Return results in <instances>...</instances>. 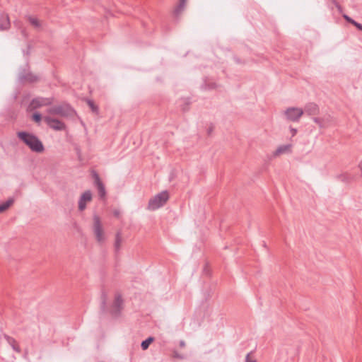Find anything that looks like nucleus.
Here are the masks:
<instances>
[{
  "label": "nucleus",
  "mask_w": 362,
  "mask_h": 362,
  "mask_svg": "<svg viewBox=\"0 0 362 362\" xmlns=\"http://www.w3.org/2000/svg\"><path fill=\"white\" fill-rule=\"evenodd\" d=\"M16 136L31 151L40 153L45 151L42 142L35 134L26 131H19L17 132Z\"/></svg>",
  "instance_id": "1"
},
{
  "label": "nucleus",
  "mask_w": 362,
  "mask_h": 362,
  "mask_svg": "<svg viewBox=\"0 0 362 362\" xmlns=\"http://www.w3.org/2000/svg\"><path fill=\"white\" fill-rule=\"evenodd\" d=\"M47 112L67 118H74L76 115V110L66 102L52 106L47 110Z\"/></svg>",
  "instance_id": "2"
},
{
  "label": "nucleus",
  "mask_w": 362,
  "mask_h": 362,
  "mask_svg": "<svg viewBox=\"0 0 362 362\" xmlns=\"http://www.w3.org/2000/svg\"><path fill=\"white\" fill-rule=\"evenodd\" d=\"M169 199V194L168 191H163L148 201L147 209L150 211H155L163 206Z\"/></svg>",
  "instance_id": "3"
},
{
  "label": "nucleus",
  "mask_w": 362,
  "mask_h": 362,
  "mask_svg": "<svg viewBox=\"0 0 362 362\" xmlns=\"http://www.w3.org/2000/svg\"><path fill=\"white\" fill-rule=\"evenodd\" d=\"M53 98L37 97L30 101L28 109L29 110H33L43 106L50 105L53 103Z\"/></svg>",
  "instance_id": "4"
},
{
  "label": "nucleus",
  "mask_w": 362,
  "mask_h": 362,
  "mask_svg": "<svg viewBox=\"0 0 362 362\" xmlns=\"http://www.w3.org/2000/svg\"><path fill=\"white\" fill-rule=\"evenodd\" d=\"M93 219V233L95 235V239L98 243L103 242L105 240V237L103 235V226L101 223L100 218L97 214H94Z\"/></svg>",
  "instance_id": "5"
},
{
  "label": "nucleus",
  "mask_w": 362,
  "mask_h": 362,
  "mask_svg": "<svg viewBox=\"0 0 362 362\" xmlns=\"http://www.w3.org/2000/svg\"><path fill=\"white\" fill-rule=\"evenodd\" d=\"M91 176L94 180V185L97 188L99 197L101 199H104L106 197V190L98 173L95 170H92Z\"/></svg>",
  "instance_id": "6"
},
{
  "label": "nucleus",
  "mask_w": 362,
  "mask_h": 362,
  "mask_svg": "<svg viewBox=\"0 0 362 362\" xmlns=\"http://www.w3.org/2000/svg\"><path fill=\"white\" fill-rule=\"evenodd\" d=\"M45 123L52 129L56 131H63L66 129V124L62 121L53 118L49 116L44 117Z\"/></svg>",
  "instance_id": "7"
},
{
  "label": "nucleus",
  "mask_w": 362,
  "mask_h": 362,
  "mask_svg": "<svg viewBox=\"0 0 362 362\" xmlns=\"http://www.w3.org/2000/svg\"><path fill=\"white\" fill-rule=\"evenodd\" d=\"M123 299L122 295L119 293L115 294L114 302L110 309L112 316L117 317L120 315L122 309Z\"/></svg>",
  "instance_id": "8"
},
{
  "label": "nucleus",
  "mask_w": 362,
  "mask_h": 362,
  "mask_svg": "<svg viewBox=\"0 0 362 362\" xmlns=\"http://www.w3.org/2000/svg\"><path fill=\"white\" fill-rule=\"evenodd\" d=\"M303 115V110L299 107H288L285 111V115L288 120L298 122Z\"/></svg>",
  "instance_id": "9"
},
{
  "label": "nucleus",
  "mask_w": 362,
  "mask_h": 362,
  "mask_svg": "<svg viewBox=\"0 0 362 362\" xmlns=\"http://www.w3.org/2000/svg\"><path fill=\"white\" fill-rule=\"evenodd\" d=\"M39 81V76L35 75L32 72L21 71L18 74V81L20 83H34Z\"/></svg>",
  "instance_id": "10"
},
{
  "label": "nucleus",
  "mask_w": 362,
  "mask_h": 362,
  "mask_svg": "<svg viewBox=\"0 0 362 362\" xmlns=\"http://www.w3.org/2000/svg\"><path fill=\"white\" fill-rule=\"evenodd\" d=\"M92 200V193L90 190L85 191L80 197L78 200V210L83 211L86 208L87 202Z\"/></svg>",
  "instance_id": "11"
},
{
  "label": "nucleus",
  "mask_w": 362,
  "mask_h": 362,
  "mask_svg": "<svg viewBox=\"0 0 362 362\" xmlns=\"http://www.w3.org/2000/svg\"><path fill=\"white\" fill-rule=\"evenodd\" d=\"M303 110V113L312 116V115H317L320 112L319 107L317 104L314 103H309L305 105V107Z\"/></svg>",
  "instance_id": "12"
},
{
  "label": "nucleus",
  "mask_w": 362,
  "mask_h": 362,
  "mask_svg": "<svg viewBox=\"0 0 362 362\" xmlns=\"http://www.w3.org/2000/svg\"><path fill=\"white\" fill-rule=\"evenodd\" d=\"M10 20L6 13L0 14V31L6 30L10 28Z\"/></svg>",
  "instance_id": "13"
},
{
  "label": "nucleus",
  "mask_w": 362,
  "mask_h": 362,
  "mask_svg": "<svg viewBox=\"0 0 362 362\" xmlns=\"http://www.w3.org/2000/svg\"><path fill=\"white\" fill-rule=\"evenodd\" d=\"M187 1V0H179L177 5L175 6L173 11V16L175 18H179V16L183 12L186 6Z\"/></svg>",
  "instance_id": "14"
},
{
  "label": "nucleus",
  "mask_w": 362,
  "mask_h": 362,
  "mask_svg": "<svg viewBox=\"0 0 362 362\" xmlns=\"http://www.w3.org/2000/svg\"><path fill=\"white\" fill-rule=\"evenodd\" d=\"M337 178L343 182L349 183L353 180H355L357 177H356V176L351 175L348 173H344L338 175L337 176Z\"/></svg>",
  "instance_id": "15"
},
{
  "label": "nucleus",
  "mask_w": 362,
  "mask_h": 362,
  "mask_svg": "<svg viewBox=\"0 0 362 362\" xmlns=\"http://www.w3.org/2000/svg\"><path fill=\"white\" fill-rule=\"evenodd\" d=\"M15 199L13 197H9L6 202L0 204V214L8 209L14 203Z\"/></svg>",
  "instance_id": "16"
},
{
  "label": "nucleus",
  "mask_w": 362,
  "mask_h": 362,
  "mask_svg": "<svg viewBox=\"0 0 362 362\" xmlns=\"http://www.w3.org/2000/svg\"><path fill=\"white\" fill-rule=\"evenodd\" d=\"M180 109L183 112H186L187 111H189V106L191 105V100H190V98H183L180 100Z\"/></svg>",
  "instance_id": "17"
},
{
  "label": "nucleus",
  "mask_w": 362,
  "mask_h": 362,
  "mask_svg": "<svg viewBox=\"0 0 362 362\" xmlns=\"http://www.w3.org/2000/svg\"><path fill=\"white\" fill-rule=\"evenodd\" d=\"M5 338L6 339V341L11 346L12 349L15 351H16L18 353L21 352V350L19 346L18 345V344H17V342H16L15 339H13L11 337H9L8 335H5Z\"/></svg>",
  "instance_id": "18"
},
{
  "label": "nucleus",
  "mask_w": 362,
  "mask_h": 362,
  "mask_svg": "<svg viewBox=\"0 0 362 362\" xmlns=\"http://www.w3.org/2000/svg\"><path fill=\"white\" fill-rule=\"evenodd\" d=\"M291 146L289 144L287 145H282L277 148V149L274 152L275 156H279L282 153L288 152L290 151Z\"/></svg>",
  "instance_id": "19"
},
{
  "label": "nucleus",
  "mask_w": 362,
  "mask_h": 362,
  "mask_svg": "<svg viewBox=\"0 0 362 362\" xmlns=\"http://www.w3.org/2000/svg\"><path fill=\"white\" fill-rule=\"evenodd\" d=\"M85 100L86 101L88 107L90 108L91 111L98 115L99 113V107L98 106L94 103L93 100H90V99H88V98H86Z\"/></svg>",
  "instance_id": "20"
},
{
  "label": "nucleus",
  "mask_w": 362,
  "mask_h": 362,
  "mask_svg": "<svg viewBox=\"0 0 362 362\" xmlns=\"http://www.w3.org/2000/svg\"><path fill=\"white\" fill-rule=\"evenodd\" d=\"M155 338L153 337H148L145 340L142 341L141 344V347L142 350H147L150 346V344L153 342Z\"/></svg>",
  "instance_id": "21"
},
{
  "label": "nucleus",
  "mask_w": 362,
  "mask_h": 362,
  "mask_svg": "<svg viewBox=\"0 0 362 362\" xmlns=\"http://www.w3.org/2000/svg\"><path fill=\"white\" fill-rule=\"evenodd\" d=\"M122 243V237L120 235V233L117 232L115 236V250L117 252L120 249V245Z\"/></svg>",
  "instance_id": "22"
},
{
  "label": "nucleus",
  "mask_w": 362,
  "mask_h": 362,
  "mask_svg": "<svg viewBox=\"0 0 362 362\" xmlns=\"http://www.w3.org/2000/svg\"><path fill=\"white\" fill-rule=\"evenodd\" d=\"M106 303H107V294L105 291L102 292L101 294V303H100V309L103 312H105L106 310Z\"/></svg>",
  "instance_id": "23"
},
{
  "label": "nucleus",
  "mask_w": 362,
  "mask_h": 362,
  "mask_svg": "<svg viewBox=\"0 0 362 362\" xmlns=\"http://www.w3.org/2000/svg\"><path fill=\"white\" fill-rule=\"evenodd\" d=\"M28 21L30 22V23L35 28H39L41 27V24H40V22L38 21L37 18H34V17H32V16H29L28 17Z\"/></svg>",
  "instance_id": "24"
},
{
  "label": "nucleus",
  "mask_w": 362,
  "mask_h": 362,
  "mask_svg": "<svg viewBox=\"0 0 362 362\" xmlns=\"http://www.w3.org/2000/svg\"><path fill=\"white\" fill-rule=\"evenodd\" d=\"M32 119L37 123H40L42 119L41 113L35 112L32 115Z\"/></svg>",
  "instance_id": "25"
},
{
  "label": "nucleus",
  "mask_w": 362,
  "mask_h": 362,
  "mask_svg": "<svg viewBox=\"0 0 362 362\" xmlns=\"http://www.w3.org/2000/svg\"><path fill=\"white\" fill-rule=\"evenodd\" d=\"M172 357L173 358H177V359H184V358H185L184 355L178 353V351H177L176 350H174L173 351Z\"/></svg>",
  "instance_id": "26"
},
{
  "label": "nucleus",
  "mask_w": 362,
  "mask_h": 362,
  "mask_svg": "<svg viewBox=\"0 0 362 362\" xmlns=\"http://www.w3.org/2000/svg\"><path fill=\"white\" fill-rule=\"evenodd\" d=\"M315 123L318 124L320 127H323V119L320 117H313V118Z\"/></svg>",
  "instance_id": "27"
},
{
  "label": "nucleus",
  "mask_w": 362,
  "mask_h": 362,
  "mask_svg": "<svg viewBox=\"0 0 362 362\" xmlns=\"http://www.w3.org/2000/svg\"><path fill=\"white\" fill-rule=\"evenodd\" d=\"M342 17L344 18V19L349 23H351V25L354 23V22L355 21V20H354L353 18H351L350 16H349L348 15L346 14H343L342 15Z\"/></svg>",
  "instance_id": "28"
},
{
  "label": "nucleus",
  "mask_w": 362,
  "mask_h": 362,
  "mask_svg": "<svg viewBox=\"0 0 362 362\" xmlns=\"http://www.w3.org/2000/svg\"><path fill=\"white\" fill-rule=\"evenodd\" d=\"M332 4L336 6L339 13L342 12L343 8L337 2V1L333 2Z\"/></svg>",
  "instance_id": "29"
},
{
  "label": "nucleus",
  "mask_w": 362,
  "mask_h": 362,
  "mask_svg": "<svg viewBox=\"0 0 362 362\" xmlns=\"http://www.w3.org/2000/svg\"><path fill=\"white\" fill-rule=\"evenodd\" d=\"M352 25H354L358 30L362 31V24L361 23H359L355 21Z\"/></svg>",
  "instance_id": "30"
},
{
  "label": "nucleus",
  "mask_w": 362,
  "mask_h": 362,
  "mask_svg": "<svg viewBox=\"0 0 362 362\" xmlns=\"http://www.w3.org/2000/svg\"><path fill=\"white\" fill-rule=\"evenodd\" d=\"M233 60L238 64H244V62L237 56L233 57Z\"/></svg>",
  "instance_id": "31"
},
{
  "label": "nucleus",
  "mask_w": 362,
  "mask_h": 362,
  "mask_svg": "<svg viewBox=\"0 0 362 362\" xmlns=\"http://www.w3.org/2000/svg\"><path fill=\"white\" fill-rule=\"evenodd\" d=\"M252 352L250 353H248L247 355H246V357H245V362H257L256 360H253V359H251L250 358V354H251Z\"/></svg>",
  "instance_id": "32"
},
{
  "label": "nucleus",
  "mask_w": 362,
  "mask_h": 362,
  "mask_svg": "<svg viewBox=\"0 0 362 362\" xmlns=\"http://www.w3.org/2000/svg\"><path fill=\"white\" fill-rule=\"evenodd\" d=\"M113 215H114V216L118 218L119 216V215H120L119 211L117 210V209L114 210Z\"/></svg>",
  "instance_id": "33"
},
{
  "label": "nucleus",
  "mask_w": 362,
  "mask_h": 362,
  "mask_svg": "<svg viewBox=\"0 0 362 362\" xmlns=\"http://www.w3.org/2000/svg\"><path fill=\"white\" fill-rule=\"evenodd\" d=\"M291 132L292 133V136H294L297 133V129L293 127H291Z\"/></svg>",
  "instance_id": "34"
},
{
  "label": "nucleus",
  "mask_w": 362,
  "mask_h": 362,
  "mask_svg": "<svg viewBox=\"0 0 362 362\" xmlns=\"http://www.w3.org/2000/svg\"><path fill=\"white\" fill-rule=\"evenodd\" d=\"M213 130H214V127L213 126L209 127V129H207L208 135H210L211 133L213 132Z\"/></svg>",
  "instance_id": "35"
},
{
  "label": "nucleus",
  "mask_w": 362,
  "mask_h": 362,
  "mask_svg": "<svg viewBox=\"0 0 362 362\" xmlns=\"http://www.w3.org/2000/svg\"><path fill=\"white\" fill-rule=\"evenodd\" d=\"M358 167L361 170V174H360L359 177H362V160L359 163Z\"/></svg>",
  "instance_id": "36"
},
{
  "label": "nucleus",
  "mask_w": 362,
  "mask_h": 362,
  "mask_svg": "<svg viewBox=\"0 0 362 362\" xmlns=\"http://www.w3.org/2000/svg\"><path fill=\"white\" fill-rule=\"evenodd\" d=\"M180 347H185V342L183 340H181L179 344Z\"/></svg>",
  "instance_id": "37"
},
{
  "label": "nucleus",
  "mask_w": 362,
  "mask_h": 362,
  "mask_svg": "<svg viewBox=\"0 0 362 362\" xmlns=\"http://www.w3.org/2000/svg\"><path fill=\"white\" fill-rule=\"evenodd\" d=\"M204 272H205L207 275L209 274V272L207 269V264H206L205 267L204 268Z\"/></svg>",
  "instance_id": "38"
},
{
  "label": "nucleus",
  "mask_w": 362,
  "mask_h": 362,
  "mask_svg": "<svg viewBox=\"0 0 362 362\" xmlns=\"http://www.w3.org/2000/svg\"><path fill=\"white\" fill-rule=\"evenodd\" d=\"M21 33H22V35H23L25 37H27V33H26V31H25V30L24 28H23V29L21 30Z\"/></svg>",
  "instance_id": "39"
},
{
  "label": "nucleus",
  "mask_w": 362,
  "mask_h": 362,
  "mask_svg": "<svg viewBox=\"0 0 362 362\" xmlns=\"http://www.w3.org/2000/svg\"><path fill=\"white\" fill-rule=\"evenodd\" d=\"M209 86L210 89H212L216 87V84L213 83L209 84Z\"/></svg>",
  "instance_id": "40"
},
{
  "label": "nucleus",
  "mask_w": 362,
  "mask_h": 362,
  "mask_svg": "<svg viewBox=\"0 0 362 362\" xmlns=\"http://www.w3.org/2000/svg\"><path fill=\"white\" fill-rule=\"evenodd\" d=\"M18 193L20 194L21 192L20 191H16V194H18Z\"/></svg>",
  "instance_id": "41"
},
{
  "label": "nucleus",
  "mask_w": 362,
  "mask_h": 362,
  "mask_svg": "<svg viewBox=\"0 0 362 362\" xmlns=\"http://www.w3.org/2000/svg\"><path fill=\"white\" fill-rule=\"evenodd\" d=\"M331 1H332V3L334 2V1H337V0H331Z\"/></svg>",
  "instance_id": "42"
}]
</instances>
